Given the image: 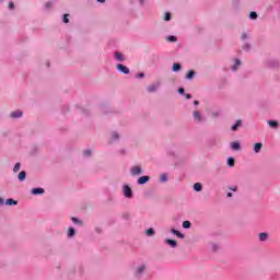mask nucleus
Masks as SVG:
<instances>
[{"label": "nucleus", "mask_w": 280, "mask_h": 280, "mask_svg": "<svg viewBox=\"0 0 280 280\" xmlns=\"http://www.w3.org/2000/svg\"><path fill=\"white\" fill-rule=\"evenodd\" d=\"M176 237H179L180 240H185V234L180 233L177 231V233L175 234Z\"/></svg>", "instance_id": "2f4dec72"}, {"label": "nucleus", "mask_w": 280, "mask_h": 280, "mask_svg": "<svg viewBox=\"0 0 280 280\" xmlns=\"http://www.w3.org/2000/svg\"><path fill=\"white\" fill-rule=\"evenodd\" d=\"M262 145H264V144L260 143V142L255 143V145H254V152H256V154H259V152H261V147H262Z\"/></svg>", "instance_id": "1a4fd4ad"}, {"label": "nucleus", "mask_w": 280, "mask_h": 280, "mask_svg": "<svg viewBox=\"0 0 280 280\" xmlns=\"http://www.w3.org/2000/svg\"><path fill=\"white\" fill-rule=\"evenodd\" d=\"M160 180H161V183H167V175L166 174H162L160 176Z\"/></svg>", "instance_id": "a878e982"}, {"label": "nucleus", "mask_w": 280, "mask_h": 280, "mask_svg": "<svg viewBox=\"0 0 280 280\" xmlns=\"http://www.w3.org/2000/svg\"><path fill=\"white\" fill-rule=\"evenodd\" d=\"M19 170H21V163H16L15 165H14V167H13V172H19Z\"/></svg>", "instance_id": "c756f323"}, {"label": "nucleus", "mask_w": 280, "mask_h": 280, "mask_svg": "<svg viewBox=\"0 0 280 280\" xmlns=\"http://www.w3.org/2000/svg\"><path fill=\"white\" fill-rule=\"evenodd\" d=\"M32 194L34 196H38L39 194H45V189H43V188H33Z\"/></svg>", "instance_id": "9d476101"}, {"label": "nucleus", "mask_w": 280, "mask_h": 280, "mask_svg": "<svg viewBox=\"0 0 280 280\" xmlns=\"http://www.w3.org/2000/svg\"><path fill=\"white\" fill-rule=\"evenodd\" d=\"M141 172H142L141 166H133L131 168L132 176H139V174H141Z\"/></svg>", "instance_id": "20e7f679"}, {"label": "nucleus", "mask_w": 280, "mask_h": 280, "mask_svg": "<svg viewBox=\"0 0 280 280\" xmlns=\"http://www.w3.org/2000/svg\"><path fill=\"white\" fill-rule=\"evenodd\" d=\"M143 270H145V265H142L137 268V275H141V272H143Z\"/></svg>", "instance_id": "b1692460"}, {"label": "nucleus", "mask_w": 280, "mask_h": 280, "mask_svg": "<svg viewBox=\"0 0 280 280\" xmlns=\"http://www.w3.org/2000/svg\"><path fill=\"white\" fill-rule=\"evenodd\" d=\"M231 149L237 151L242 149V145L240 144V142H232Z\"/></svg>", "instance_id": "9b49d317"}, {"label": "nucleus", "mask_w": 280, "mask_h": 280, "mask_svg": "<svg viewBox=\"0 0 280 280\" xmlns=\"http://www.w3.org/2000/svg\"><path fill=\"white\" fill-rule=\"evenodd\" d=\"M228 165H229V167H235V159L229 158L228 159Z\"/></svg>", "instance_id": "4468645a"}, {"label": "nucleus", "mask_w": 280, "mask_h": 280, "mask_svg": "<svg viewBox=\"0 0 280 280\" xmlns=\"http://www.w3.org/2000/svg\"><path fill=\"white\" fill-rule=\"evenodd\" d=\"M72 222H73L74 224H80V226H82V221H80V219H78V218H75V217L72 218Z\"/></svg>", "instance_id": "bb28decb"}, {"label": "nucleus", "mask_w": 280, "mask_h": 280, "mask_svg": "<svg viewBox=\"0 0 280 280\" xmlns=\"http://www.w3.org/2000/svg\"><path fill=\"white\" fill-rule=\"evenodd\" d=\"M171 20H172V14L171 13H165L164 21H171Z\"/></svg>", "instance_id": "7c9ffc66"}, {"label": "nucleus", "mask_w": 280, "mask_h": 280, "mask_svg": "<svg viewBox=\"0 0 280 280\" xmlns=\"http://www.w3.org/2000/svg\"><path fill=\"white\" fill-rule=\"evenodd\" d=\"M228 198H233V192H228Z\"/></svg>", "instance_id": "79ce46f5"}, {"label": "nucleus", "mask_w": 280, "mask_h": 280, "mask_svg": "<svg viewBox=\"0 0 280 280\" xmlns=\"http://www.w3.org/2000/svg\"><path fill=\"white\" fill-rule=\"evenodd\" d=\"M186 100H191V94H187Z\"/></svg>", "instance_id": "c03bdc74"}, {"label": "nucleus", "mask_w": 280, "mask_h": 280, "mask_svg": "<svg viewBox=\"0 0 280 280\" xmlns=\"http://www.w3.org/2000/svg\"><path fill=\"white\" fill-rule=\"evenodd\" d=\"M240 126H242V120H236L235 125L232 126L231 130L235 132V130H237Z\"/></svg>", "instance_id": "ddd939ff"}, {"label": "nucleus", "mask_w": 280, "mask_h": 280, "mask_svg": "<svg viewBox=\"0 0 280 280\" xmlns=\"http://www.w3.org/2000/svg\"><path fill=\"white\" fill-rule=\"evenodd\" d=\"M5 205L12 207V205H19V201L14 200V199H7Z\"/></svg>", "instance_id": "f3484780"}, {"label": "nucleus", "mask_w": 280, "mask_h": 280, "mask_svg": "<svg viewBox=\"0 0 280 280\" xmlns=\"http://www.w3.org/2000/svg\"><path fill=\"white\" fill-rule=\"evenodd\" d=\"M5 201L3 200V198L0 197V205H4Z\"/></svg>", "instance_id": "37998d69"}, {"label": "nucleus", "mask_w": 280, "mask_h": 280, "mask_svg": "<svg viewBox=\"0 0 280 280\" xmlns=\"http://www.w3.org/2000/svg\"><path fill=\"white\" fill-rule=\"evenodd\" d=\"M98 3H104L106 0H97Z\"/></svg>", "instance_id": "09e8293b"}, {"label": "nucleus", "mask_w": 280, "mask_h": 280, "mask_svg": "<svg viewBox=\"0 0 280 280\" xmlns=\"http://www.w3.org/2000/svg\"><path fill=\"white\" fill-rule=\"evenodd\" d=\"M183 229H191V222H189V221H184V222H183Z\"/></svg>", "instance_id": "412c9836"}, {"label": "nucleus", "mask_w": 280, "mask_h": 280, "mask_svg": "<svg viewBox=\"0 0 280 280\" xmlns=\"http://www.w3.org/2000/svg\"><path fill=\"white\" fill-rule=\"evenodd\" d=\"M159 86H161L160 82L153 83V84L148 86V92L149 93H154V92H156L159 90Z\"/></svg>", "instance_id": "f03ea898"}, {"label": "nucleus", "mask_w": 280, "mask_h": 280, "mask_svg": "<svg viewBox=\"0 0 280 280\" xmlns=\"http://www.w3.org/2000/svg\"><path fill=\"white\" fill-rule=\"evenodd\" d=\"M194 189H195V191H202V184L196 183V184L194 185Z\"/></svg>", "instance_id": "dca6fc26"}, {"label": "nucleus", "mask_w": 280, "mask_h": 280, "mask_svg": "<svg viewBox=\"0 0 280 280\" xmlns=\"http://www.w3.org/2000/svg\"><path fill=\"white\" fill-rule=\"evenodd\" d=\"M232 191H237V187L230 188Z\"/></svg>", "instance_id": "49530a36"}, {"label": "nucleus", "mask_w": 280, "mask_h": 280, "mask_svg": "<svg viewBox=\"0 0 280 280\" xmlns=\"http://www.w3.org/2000/svg\"><path fill=\"white\" fill-rule=\"evenodd\" d=\"M178 93H180V94L185 93V89L179 88V89H178Z\"/></svg>", "instance_id": "e433bc0d"}, {"label": "nucleus", "mask_w": 280, "mask_h": 280, "mask_svg": "<svg viewBox=\"0 0 280 280\" xmlns=\"http://www.w3.org/2000/svg\"><path fill=\"white\" fill-rule=\"evenodd\" d=\"M63 23H69V14L63 15Z\"/></svg>", "instance_id": "72a5a7b5"}, {"label": "nucleus", "mask_w": 280, "mask_h": 280, "mask_svg": "<svg viewBox=\"0 0 280 280\" xmlns=\"http://www.w3.org/2000/svg\"><path fill=\"white\" fill-rule=\"evenodd\" d=\"M165 244H170L171 248H176L177 246L176 240L166 238Z\"/></svg>", "instance_id": "0eeeda50"}, {"label": "nucleus", "mask_w": 280, "mask_h": 280, "mask_svg": "<svg viewBox=\"0 0 280 280\" xmlns=\"http://www.w3.org/2000/svg\"><path fill=\"white\" fill-rule=\"evenodd\" d=\"M113 139H119V135L118 133H113Z\"/></svg>", "instance_id": "4c0bfd02"}, {"label": "nucleus", "mask_w": 280, "mask_h": 280, "mask_svg": "<svg viewBox=\"0 0 280 280\" xmlns=\"http://www.w3.org/2000/svg\"><path fill=\"white\" fill-rule=\"evenodd\" d=\"M9 8H10V10L14 9V2H10Z\"/></svg>", "instance_id": "c9c22d12"}, {"label": "nucleus", "mask_w": 280, "mask_h": 280, "mask_svg": "<svg viewBox=\"0 0 280 280\" xmlns=\"http://www.w3.org/2000/svg\"><path fill=\"white\" fill-rule=\"evenodd\" d=\"M10 117H12V119H18V117H23V112H21V110L12 112L10 114Z\"/></svg>", "instance_id": "39448f33"}, {"label": "nucleus", "mask_w": 280, "mask_h": 280, "mask_svg": "<svg viewBox=\"0 0 280 280\" xmlns=\"http://www.w3.org/2000/svg\"><path fill=\"white\" fill-rule=\"evenodd\" d=\"M249 19H252V20L257 19V12L252 11V12L249 13Z\"/></svg>", "instance_id": "c85d7f7f"}, {"label": "nucleus", "mask_w": 280, "mask_h": 280, "mask_svg": "<svg viewBox=\"0 0 280 280\" xmlns=\"http://www.w3.org/2000/svg\"><path fill=\"white\" fill-rule=\"evenodd\" d=\"M195 75H196V72L192 71V70H190V71H188V73L186 74V78H187V80H191Z\"/></svg>", "instance_id": "a211bd4d"}, {"label": "nucleus", "mask_w": 280, "mask_h": 280, "mask_svg": "<svg viewBox=\"0 0 280 280\" xmlns=\"http://www.w3.org/2000/svg\"><path fill=\"white\" fill-rule=\"evenodd\" d=\"M116 69H117V71H119L120 73H125V74L130 73V69H128V67H126V66H124V65H121V63H118V65L116 66Z\"/></svg>", "instance_id": "f257e3e1"}, {"label": "nucleus", "mask_w": 280, "mask_h": 280, "mask_svg": "<svg viewBox=\"0 0 280 280\" xmlns=\"http://www.w3.org/2000/svg\"><path fill=\"white\" fill-rule=\"evenodd\" d=\"M73 235H75V230L73 228H69L68 230V236L69 237H73Z\"/></svg>", "instance_id": "4be33fe9"}, {"label": "nucleus", "mask_w": 280, "mask_h": 280, "mask_svg": "<svg viewBox=\"0 0 280 280\" xmlns=\"http://www.w3.org/2000/svg\"><path fill=\"white\" fill-rule=\"evenodd\" d=\"M150 180V176H142L138 179V185H145Z\"/></svg>", "instance_id": "423d86ee"}, {"label": "nucleus", "mask_w": 280, "mask_h": 280, "mask_svg": "<svg viewBox=\"0 0 280 280\" xmlns=\"http://www.w3.org/2000/svg\"><path fill=\"white\" fill-rule=\"evenodd\" d=\"M83 154H84L85 156H91V151L86 150V151L83 152Z\"/></svg>", "instance_id": "f704fd0d"}, {"label": "nucleus", "mask_w": 280, "mask_h": 280, "mask_svg": "<svg viewBox=\"0 0 280 280\" xmlns=\"http://www.w3.org/2000/svg\"><path fill=\"white\" fill-rule=\"evenodd\" d=\"M147 235H154V229L147 230Z\"/></svg>", "instance_id": "473e14b6"}, {"label": "nucleus", "mask_w": 280, "mask_h": 280, "mask_svg": "<svg viewBox=\"0 0 280 280\" xmlns=\"http://www.w3.org/2000/svg\"><path fill=\"white\" fill-rule=\"evenodd\" d=\"M25 176H27V173H25V171L20 172L19 180H21V182L25 180Z\"/></svg>", "instance_id": "2eb2a0df"}, {"label": "nucleus", "mask_w": 280, "mask_h": 280, "mask_svg": "<svg viewBox=\"0 0 280 280\" xmlns=\"http://www.w3.org/2000/svg\"><path fill=\"white\" fill-rule=\"evenodd\" d=\"M177 232H178V231H177L176 229H172V230H171V233H173V235H176Z\"/></svg>", "instance_id": "58836bf2"}, {"label": "nucleus", "mask_w": 280, "mask_h": 280, "mask_svg": "<svg viewBox=\"0 0 280 280\" xmlns=\"http://www.w3.org/2000/svg\"><path fill=\"white\" fill-rule=\"evenodd\" d=\"M194 104H195V106H198V104H200V102L195 101Z\"/></svg>", "instance_id": "de8ad7c7"}, {"label": "nucleus", "mask_w": 280, "mask_h": 280, "mask_svg": "<svg viewBox=\"0 0 280 280\" xmlns=\"http://www.w3.org/2000/svg\"><path fill=\"white\" fill-rule=\"evenodd\" d=\"M192 116H194V119H196L198 121V124H200V121H202V116L200 115V112H194Z\"/></svg>", "instance_id": "6e6552de"}, {"label": "nucleus", "mask_w": 280, "mask_h": 280, "mask_svg": "<svg viewBox=\"0 0 280 280\" xmlns=\"http://www.w3.org/2000/svg\"><path fill=\"white\" fill-rule=\"evenodd\" d=\"M124 196L126 198H132V189L130 188V186L124 187Z\"/></svg>", "instance_id": "7ed1b4c3"}, {"label": "nucleus", "mask_w": 280, "mask_h": 280, "mask_svg": "<svg viewBox=\"0 0 280 280\" xmlns=\"http://www.w3.org/2000/svg\"><path fill=\"white\" fill-rule=\"evenodd\" d=\"M115 56L119 60V62H124V55L121 52H116Z\"/></svg>", "instance_id": "aec40b11"}, {"label": "nucleus", "mask_w": 280, "mask_h": 280, "mask_svg": "<svg viewBox=\"0 0 280 280\" xmlns=\"http://www.w3.org/2000/svg\"><path fill=\"white\" fill-rule=\"evenodd\" d=\"M266 240H268V233L262 232L259 234V241L260 242H266Z\"/></svg>", "instance_id": "f8f14e48"}, {"label": "nucleus", "mask_w": 280, "mask_h": 280, "mask_svg": "<svg viewBox=\"0 0 280 280\" xmlns=\"http://www.w3.org/2000/svg\"><path fill=\"white\" fill-rule=\"evenodd\" d=\"M50 7H51V2H47L46 8H50Z\"/></svg>", "instance_id": "a18cd8bd"}, {"label": "nucleus", "mask_w": 280, "mask_h": 280, "mask_svg": "<svg viewBox=\"0 0 280 280\" xmlns=\"http://www.w3.org/2000/svg\"><path fill=\"white\" fill-rule=\"evenodd\" d=\"M167 40H170V43H176L178 39L176 38V36L171 35L167 37Z\"/></svg>", "instance_id": "393cba45"}, {"label": "nucleus", "mask_w": 280, "mask_h": 280, "mask_svg": "<svg viewBox=\"0 0 280 280\" xmlns=\"http://www.w3.org/2000/svg\"><path fill=\"white\" fill-rule=\"evenodd\" d=\"M173 71H180V63H174Z\"/></svg>", "instance_id": "cd10ccee"}, {"label": "nucleus", "mask_w": 280, "mask_h": 280, "mask_svg": "<svg viewBox=\"0 0 280 280\" xmlns=\"http://www.w3.org/2000/svg\"><path fill=\"white\" fill-rule=\"evenodd\" d=\"M268 124L270 128H277L279 126V122H277V120H269Z\"/></svg>", "instance_id": "6ab92c4d"}, {"label": "nucleus", "mask_w": 280, "mask_h": 280, "mask_svg": "<svg viewBox=\"0 0 280 280\" xmlns=\"http://www.w3.org/2000/svg\"><path fill=\"white\" fill-rule=\"evenodd\" d=\"M242 40H245L246 38V33H243L242 36H241Z\"/></svg>", "instance_id": "ea45409f"}, {"label": "nucleus", "mask_w": 280, "mask_h": 280, "mask_svg": "<svg viewBox=\"0 0 280 280\" xmlns=\"http://www.w3.org/2000/svg\"><path fill=\"white\" fill-rule=\"evenodd\" d=\"M240 65H242V61H240V59L235 60V66L232 68L233 71H237V67H240Z\"/></svg>", "instance_id": "5701e85b"}, {"label": "nucleus", "mask_w": 280, "mask_h": 280, "mask_svg": "<svg viewBox=\"0 0 280 280\" xmlns=\"http://www.w3.org/2000/svg\"><path fill=\"white\" fill-rule=\"evenodd\" d=\"M145 77V74H143V73H139L138 75H137V78H144Z\"/></svg>", "instance_id": "a19ab883"}]
</instances>
